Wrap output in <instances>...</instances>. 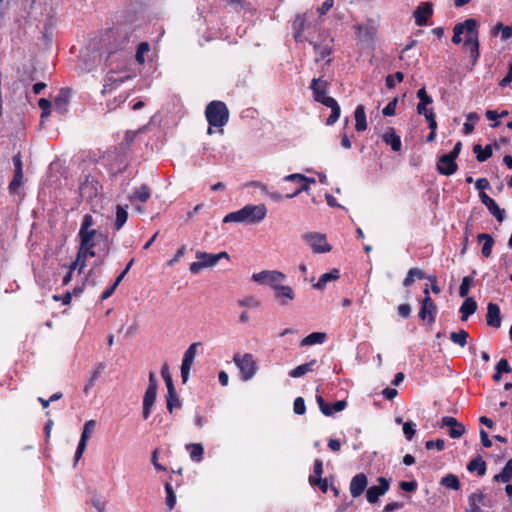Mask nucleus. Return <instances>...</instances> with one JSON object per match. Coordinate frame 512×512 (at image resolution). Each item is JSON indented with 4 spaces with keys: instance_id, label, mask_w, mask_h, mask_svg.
<instances>
[{
    "instance_id": "09e8293b",
    "label": "nucleus",
    "mask_w": 512,
    "mask_h": 512,
    "mask_svg": "<svg viewBox=\"0 0 512 512\" xmlns=\"http://www.w3.org/2000/svg\"><path fill=\"white\" fill-rule=\"evenodd\" d=\"M416 423L407 421L403 423V434L407 440H411L416 434Z\"/></svg>"
},
{
    "instance_id": "a18cd8bd",
    "label": "nucleus",
    "mask_w": 512,
    "mask_h": 512,
    "mask_svg": "<svg viewBox=\"0 0 512 512\" xmlns=\"http://www.w3.org/2000/svg\"><path fill=\"white\" fill-rule=\"evenodd\" d=\"M161 376L166 384L167 390H170V392H172V390L175 389V387H174L172 375L169 371V366L167 363H164L161 367Z\"/></svg>"
},
{
    "instance_id": "603ef678",
    "label": "nucleus",
    "mask_w": 512,
    "mask_h": 512,
    "mask_svg": "<svg viewBox=\"0 0 512 512\" xmlns=\"http://www.w3.org/2000/svg\"><path fill=\"white\" fill-rule=\"evenodd\" d=\"M38 106L42 110L41 119L47 118L51 113V101L46 98H41L38 101Z\"/></svg>"
},
{
    "instance_id": "8fccbe9b",
    "label": "nucleus",
    "mask_w": 512,
    "mask_h": 512,
    "mask_svg": "<svg viewBox=\"0 0 512 512\" xmlns=\"http://www.w3.org/2000/svg\"><path fill=\"white\" fill-rule=\"evenodd\" d=\"M284 181H287V182H310V183H315V179L314 178H308L306 177L305 175L303 174H300V173H295V174H290V175H287L283 178Z\"/></svg>"
},
{
    "instance_id": "2eb2a0df",
    "label": "nucleus",
    "mask_w": 512,
    "mask_h": 512,
    "mask_svg": "<svg viewBox=\"0 0 512 512\" xmlns=\"http://www.w3.org/2000/svg\"><path fill=\"white\" fill-rule=\"evenodd\" d=\"M71 98V90L69 88H62L58 95L55 97L53 107L56 112L61 115L66 114Z\"/></svg>"
},
{
    "instance_id": "6e6552de",
    "label": "nucleus",
    "mask_w": 512,
    "mask_h": 512,
    "mask_svg": "<svg viewBox=\"0 0 512 512\" xmlns=\"http://www.w3.org/2000/svg\"><path fill=\"white\" fill-rule=\"evenodd\" d=\"M241 209L244 223L246 224H258L266 217L267 214V208L264 204H248Z\"/></svg>"
},
{
    "instance_id": "e2e57ef3",
    "label": "nucleus",
    "mask_w": 512,
    "mask_h": 512,
    "mask_svg": "<svg viewBox=\"0 0 512 512\" xmlns=\"http://www.w3.org/2000/svg\"><path fill=\"white\" fill-rule=\"evenodd\" d=\"M124 82L123 78L114 79L111 83L104 84L102 89V94L111 92L116 86L122 84Z\"/></svg>"
},
{
    "instance_id": "49530a36",
    "label": "nucleus",
    "mask_w": 512,
    "mask_h": 512,
    "mask_svg": "<svg viewBox=\"0 0 512 512\" xmlns=\"http://www.w3.org/2000/svg\"><path fill=\"white\" fill-rule=\"evenodd\" d=\"M166 506L168 510H172L176 504V495L170 483L165 484Z\"/></svg>"
},
{
    "instance_id": "37998d69",
    "label": "nucleus",
    "mask_w": 512,
    "mask_h": 512,
    "mask_svg": "<svg viewBox=\"0 0 512 512\" xmlns=\"http://www.w3.org/2000/svg\"><path fill=\"white\" fill-rule=\"evenodd\" d=\"M469 338V334L467 331L461 329L460 331L458 332H452L450 334V340L461 346V347H464L466 344H467V339Z\"/></svg>"
},
{
    "instance_id": "4468645a",
    "label": "nucleus",
    "mask_w": 512,
    "mask_h": 512,
    "mask_svg": "<svg viewBox=\"0 0 512 512\" xmlns=\"http://www.w3.org/2000/svg\"><path fill=\"white\" fill-rule=\"evenodd\" d=\"M440 427H448V435L454 439L460 438L465 432L464 425L451 416L443 417L441 419Z\"/></svg>"
},
{
    "instance_id": "423d86ee",
    "label": "nucleus",
    "mask_w": 512,
    "mask_h": 512,
    "mask_svg": "<svg viewBox=\"0 0 512 512\" xmlns=\"http://www.w3.org/2000/svg\"><path fill=\"white\" fill-rule=\"evenodd\" d=\"M286 275L277 270H263L258 273L252 274V280L261 285H267L274 289L280 283H283Z\"/></svg>"
},
{
    "instance_id": "ddd939ff",
    "label": "nucleus",
    "mask_w": 512,
    "mask_h": 512,
    "mask_svg": "<svg viewBox=\"0 0 512 512\" xmlns=\"http://www.w3.org/2000/svg\"><path fill=\"white\" fill-rule=\"evenodd\" d=\"M214 254L198 251L196 258L198 261L191 263L189 270L192 274H198L201 270L207 267H212L217 263L213 261Z\"/></svg>"
},
{
    "instance_id": "ea45409f",
    "label": "nucleus",
    "mask_w": 512,
    "mask_h": 512,
    "mask_svg": "<svg viewBox=\"0 0 512 512\" xmlns=\"http://www.w3.org/2000/svg\"><path fill=\"white\" fill-rule=\"evenodd\" d=\"M498 33H501V39L503 41H506L510 38H512V25L511 26H505L502 23H498L494 26L492 29V34L497 35Z\"/></svg>"
},
{
    "instance_id": "a19ab883",
    "label": "nucleus",
    "mask_w": 512,
    "mask_h": 512,
    "mask_svg": "<svg viewBox=\"0 0 512 512\" xmlns=\"http://www.w3.org/2000/svg\"><path fill=\"white\" fill-rule=\"evenodd\" d=\"M237 304L240 306V307H244V308H249V309H254V308H258L260 307L261 305V301L259 298H257L256 296H246L242 299H239L237 301Z\"/></svg>"
},
{
    "instance_id": "412c9836",
    "label": "nucleus",
    "mask_w": 512,
    "mask_h": 512,
    "mask_svg": "<svg viewBox=\"0 0 512 512\" xmlns=\"http://www.w3.org/2000/svg\"><path fill=\"white\" fill-rule=\"evenodd\" d=\"M487 325L493 328L501 326L500 308L495 303H488L486 314Z\"/></svg>"
},
{
    "instance_id": "f8f14e48",
    "label": "nucleus",
    "mask_w": 512,
    "mask_h": 512,
    "mask_svg": "<svg viewBox=\"0 0 512 512\" xmlns=\"http://www.w3.org/2000/svg\"><path fill=\"white\" fill-rule=\"evenodd\" d=\"M437 314V306L431 297H424L421 302V308L419 311V318L422 321L432 324L435 322Z\"/></svg>"
},
{
    "instance_id": "9d476101",
    "label": "nucleus",
    "mask_w": 512,
    "mask_h": 512,
    "mask_svg": "<svg viewBox=\"0 0 512 512\" xmlns=\"http://www.w3.org/2000/svg\"><path fill=\"white\" fill-rule=\"evenodd\" d=\"M378 482L379 485L367 489L366 499L370 504H376L379 498L385 495L390 488V482L385 477H379Z\"/></svg>"
},
{
    "instance_id": "de8ad7c7",
    "label": "nucleus",
    "mask_w": 512,
    "mask_h": 512,
    "mask_svg": "<svg viewBox=\"0 0 512 512\" xmlns=\"http://www.w3.org/2000/svg\"><path fill=\"white\" fill-rule=\"evenodd\" d=\"M224 223H244L242 209L231 212L223 218Z\"/></svg>"
},
{
    "instance_id": "20e7f679",
    "label": "nucleus",
    "mask_w": 512,
    "mask_h": 512,
    "mask_svg": "<svg viewBox=\"0 0 512 512\" xmlns=\"http://www.w3.org/2000/svg\"><path fill=\"white\" fill-rule=\"evenodd\" d=\"M205 117L210 125L207 133L211 135L213 133L212 127L222 128L227 124L229 120V110L224 102L214 100L206 106Z\"/></svg>"
},
{
    "instance_id": "338daca9",
    "label": "nucleus",
    "mask_w": 512,
    "mask_h": 512,
    "mask_svg": "<svg viewBox=\"0 0 512 512\" xmlns=\"http://www.w3.org/2000/svg\"><path fill=\"white\" fill-rule=\"evenodd\" d=\"M398 314L402 318H408L411 314V306L407 303L398 306Z\"/></svg>"
},
{
    "instance_id": "052dcab7",
    "label": "nucleus",
    "mask_w": 512,
    "mask_h": 512,
    "mask_svg": "<svg viewBox=\"0 0 512 512\" xmlns=\"http://www.w3.org/2000/svg\"><path fill=\"white\" fill-rule=\"evenodd\" d=\"M399 487L401 490L405 492H414L417 489V482L415 480L413 481H401L399 483Z\"/></svg>"
},
{
    "instance_id": "a878e982",
    "label": "nucleus",
    "mask_w": 512,
    "mask_h": 512,
    "mask_svg": "<svg viewBox=\"0 0 512 512\" xmlns=\"http://www.w3.org/2000/svg\"><path fill=\"white\" fill-rule=\"evenodd\" d=\"M477 310V303L472 297H466L460 307L461 320L466 321L469 316L474 314Z\"/></svg>"
},
{
    "instance_id": "7ed1b4c3",
    "label": "nucleus",
    "mask_w": 512,
    "mask_h": 512,
    "mask_svg": "<svg viewBox=\"0 0 512 512\" xmlns=\"http://www.w3.org/2000/svg\"><path fill=\"white\" fill-rule=\"evenodd\" d=\"M329 83L323 77L313 78L310 89L313 92L314 100L331 109V114L326 120L327 125H333L340 117L341 109L338 102L326 95Z\"/></svg>"
},
{
    "instance_id": "0e129e2a",
    "label": "nucleus",
    "mask_w": 512,
    "mask_h": 512,
    "mask_svg": "<svg viewBox=\"0 0 512 512\" xmlns=\"http://www.w3.org/2000/svg\"><path fill=\"white\" fill-rule=\"evenodd\" d=\"M309 482L312 485H318L323 492L327 491V481L325 479H321V477L315 478L314 476H310Z\"/></svg>"
},
{
    "instance_id": "f3484780",
    "label": "nucleus",
    "mask_w": 512,
    "mask_h": 512,
    "mask_svg": "<svg viewBox=\"0 0 512 512\" xmlns=\"http://www.w3.org/2000/svg\"><path fill=\"white\" fill-rule=\"evenodd\" d=\"M458 169L456 160L450 157L448 154H444L439 158L437 163V170L440 174L445 176L453 175Z\"/></svg>"
},
{
    "instance_id": "393cba45",
    "label": "nucleus",
    "mask_w": 512,
    "mask_h": 512,
    "mask_svg": "<svg viewBox=\"0 0 512 512\" xmlns=\"http://www.w3.org/2000/svg\"><path fill=\"white\" fill-rule=\"evenodd\" d=\"M354 118H355V129L358 132H363L367 129V120H366V113H365V107L363 105H358L354 111Z\"/></svg>"
},
{
    "instance_id": "c85d7f7f",
    "label": "nucleus",
    "mask_w": 512,
    "mask_h": 512,
    "mask_svg": "<svg viewBox=\"0 0 512 512\" xmlns=\"http://www.w3.org/2000/svg\"><path fill=\"white\" fill-rule=\"evenodd\" d=\"M484 499V494L481 491L473 492L468 498V509L469 512H483L480 508L479 503Z\"/></svg>"
},
{
    "instance_id": "6e6d98bb",
    "label": "nucleus",
    "mask_w": 512,
    "mask_h": 512,
    "mask_svg": "<svg viewBox=\"0 0 512 512\" xmlns=\"http://www.w3.org/2000/svg\"><path fill=\"white\" fill-rule=\"evenodd\" d=\"M151 462L157 471H167V466L159 462V450H154L151 456Z\"/></svg>"
},
{
    "instance_id": "f257e3e1",
    "label": "nucleus",
    "mask_w": 512,
    "mask_h": 512,
    "mask_svg": "<svg viewBox=\"0 0 512 512\" xmlns=\"http://www.w3.org/2000/svg\"><path fill=\"white\" fill-rule=\"evenodd\" d=\"M93 225L94 219L92 215H84L78 233V236L80 238V247L76 256V260L70 266L71 269L75 270L77 267H79V271L81 272L83 268L86 266L87 258L95 256L94 247L96 245V239L106 238L104 234L99 233L97 230L93 229Z\"/></svg>"
},
{
    "instance_id": "5fc2aeb1",
    "label": "nucleus",
    "mask_w": 512,
    "mask_h": 512,
    "mask_svg": "<svg viewBox=\"0 0 512 512\" xmlns=\"http://www.w3.org/2000/svg\"><path fill=\"white\" fill-rule=\"evenodd\" d=\"M471 283H472V278L469 276H465L462 279V283L459 287V295L461 297H466L468 295Z\"/></svg>"
},
{
    "instance_id": "a211bd4d",
    "label": "nucleus",
    "mask_w": 512,
    "mask_h": 512,
    "mask_svg": "<svg viewBox=\"0 0 512 512\" xmlns=\"http://www.w3.org/2000/svg\"><path fill=\"white\" fill-rule=\"evenodd\" d=\"M481 202L486 206L489 212L497 219L502 222L505 218V211L500 209L497 203L489 197L485 192H479Z\"/></svg>"
},
{
    "instance_id": "58836bf2",
    "label": "nucleus",
    "mask_w": 512,
    "mask_h": 512,
    "mask_svg": "<svg viewBox=\"0 0 512 512\" xmlns=\"http://www.w3.org/2000/svg\"><path fill=\"white\" fill-rule=\"evenodd\" d=\"M166 404L167 410L170 413L173 411L174 408H179L181 406L176 389H173L172 392H170V390H167Z\"/></svg>"
},
{
    "instance_id": "c9c22d12",
    "label": "nucleus",
    "mask_w": 512,
    "mask_h": 512,
    "mask_svg": "<svg viewBox=\"0 0 512 512\" xmlns=\"http://www.w3.org/2000/svg\"><path fill=\"white\" fill-rule=\"evenodd\" d=\"M23 186H24L23 172H19V173L14 172L13 179L8 186L10 194H19V191Z\"/></svg>"
},
{
    "instance_id": "1a4fd4ad",
    "label": "nucleus",
    "mask_w": 512,
    "mask_h": 512,
    "mask_svg": "<svg viewBox=\"0 0 512 512\" xmlns=\"http://www.w3.org/2000/svg\"><path fill=\"white\" fill-rule=\"evenodd\" d=\"M198 345L199 343H192L183 355V360L181 364V378L184 384L188 381L190 370L194 363L195 356L197 354Z\"/></svg>"
},
{
    "instance_id": "13d9d810",
    "label": "nucleus",
    "mask_w": 512,
    "mask_h": 512,
    "mask_svg": "<svg viewBox=\"0 0 512 512\" xmlns=\"http://www.w3.org/2000/svg\"><path fill=\"white\" fill-rule=\"evenodd\" d=\"M316 399L321 412L326 416H331L333 414L331 406L327 404L321 396H317Z\"/></svg>"
},
{
    "instance_id": "bf43d9fd",
    "label": "nucleus",
    "mask_w": 512,
    "mask_h": 512,
    "mask_svg": "<svg viewBox=\"0 0 512 512\" xmlns=\"http://www.w3.org/2000/svg\"><path fill=\"white\" fill-rule=\"evenodd\" d=\"M495 369L499 373H510L512 371V368L510 367L508 361L504 358L500 359L498 363L496 364Z\"/></svg>"
},
{
    "instance_id": "c756f323",
    "label": "nucleus",
    "mask_w": 512,
    "mask_h": 512,
    "mask_svg": "<svg viewBox=\"0 0 512 512\" xmlns=\"http://www.w3.org/2000/svg\"><path fill=\"white\" fill-rule=\"evenodd\" d=\"M96 427V421L95 420H89L85 423L84 429L80 438V441L78 443L77 448H86L87 446V440L91 437Z\"/></svg>"
},
{
    "instance_id": "f03ea898",
    "label": "nucleus",
    "mask_w": 512,
    "mask_h": 512,
    "mask_svg": "<svg viewBox=\"0 0 512 512\" xmlns=\"http://www.w3.org/2000/svg\"><path fill=\"white\" fill-rule=\"evenodd\" d=\"M478 26L479 24L475 19L469 18L464 22L457 23L453 28L452 42L454 44H460L462 42L461 35L466 33L464 48L469 51L473 66L476 64L478 58L480 57Z\"/></svg>"
},
{
    "instance_id": "4d7b16f0",
    "label": "nucleus",
    "mask_w": 512,
    "mask_h": 512,
    "mask_svg": "<svg viewBox=\"0 0 512 512\" xmlns=\"http://www.w3.org/2000/svg\"><path fill=\"white\" fill-rule=\"evenodd\" d=\"M294 413L303 415L306 411L305 401L302 397H297L293 405Z\"/></svg>"
},
{
    "instance_id": "cd10ccee",
    "label": "nucleus",
    "mask_w": 512,
    "mask_h": 512,
    "mask_svg": "<svg viewBox=\"0 0 512 512\" xmlns=\"http://www.w3.org/2000/svg\"><path fill=\"white\" fill-rule=\"evenodd\" d=\"M469 472H476L478 476H484L486 473V463L481 456H477L467 464Z\"/></svg>"
},
{
    "instance_id": "39448f33",
    "label": "nucleus",
    "mask_w": 512,
    "mask_h": 512,
    "mask_svg": "<svg viewBox=\"0 0 512 512\" xmlns=\"http://www.w3.org/2000/svg\"><path fill=\"white\" fill-rule=\"evenodd\" d=\"M233 362L240 370L241 379L243 381L251 380L256 375L258 367L251 353H236L233 356Z\"/></svg>"
},
{
    "instance_id": "bb28decb",
    "label": "nucleus",
    "mask_w": 512,
    "mask_h": 512,
    "mask_svg": "<svg viewBox=\"0 0 512 512\" xmlns=\"http://www.w3.org/2000/svg\"><path fill=\"white\" fill-rule=\"evenodd\" d=\"M150 196V188L147 185H142L129 196V200L132 204L135 202L145 203L150 198Z\"/></svg>"
},
{
    "instance_id": "dca6fc26",
    "label": "nucleus",
    "mask_w": 512,
    "mask_h": 512,
    "mask_svg": "<svg viewBox=\"0 0 512 512\" xmlns=\"http://www.w3.org/2000/svg\"><path fill=\"white\" fill-rule=\"evenodd\" d=\"M368 485V478L364 473L355 475L351 481L349 490L353 498H357L362 495Z\"/></svg>"
},
{
    "instance_id": "f704fd0d",
    "label": "nucleus",
    "mask_w": 512,
    "mask_h": 512,
    "mask_svg": "<svg viewBox=\"0 0 512 512\" xmlns=\"http://www.w3.org/2000/svg\"><path fill=\"white\" fill-rule=\"evenodd\" d=\"M316 363V360L313 359L311 360L310 362H307V363H304V364H301L299 366H297L296 368H294L293 370H291L289 372V375L293 378H299V377H302L304 376L306 373L310 372L313 370V367Z\"/></svg>"
},
{
    "instance_id": "aec40b11",
    "label": "nucleus",
    "mask_w": 512,
    "mask_h": 512,
    "mask_svg": "<svg viewBox=\"0 0 512 512\" xmlns=\"http://www.w3.org/2000/svg\"><path fill=\"white\" fill-rule=\"evenodd\" d=\"M433 14L432 4L430 2L421 3L414 11L415 23L418 26L427 24L428 18Z\"/></svg>"
},
{
    "instance_id": "4c0bfd02",
    "label": "nucleus",
    "mask_w": 512,
    "mask_h": 512,
    "mask_svg": "<svg viewBox=\"0 0 512 512\" xmlns=\"http://www.w3.org/2000/svg\"><path fill=\"white\" fill-rule=\"evenodd\" d=\"M473 151L476 154V158L479 162H484L492 156L491 145H486L483 149L481 145L477 144L473 147Z\"/></svg>"
},
{
    "instance_id": "680f3d73",
    "label": "nucleus",
    "mask_w": 512,
    "mask_h": 512,
    "mask_svg": "<svg viewBox=\"0 0 512 512\" xmlns=\"http://www.w3.org/2000/svg\"><path fill=\"white\" fill-rule=\"evenodd\" d=\"M397 98H394L392 101H390L385 108L382 110V113L384 116H393L395 115V109L397 105Z\"/></svg>"
},
{
    "instance_id": "774afa93",
    "label": "nucleus",
    "mask_w": 512,
    "mask_h": 512,
    "mask_svg": "<svg viewBox=\"0 0 512 512\" xmlns=\"http://www.w3.org/2000/svg\"><path fill=\"white\" fill-rule=\"evenodd\" d=\"M512 82V62L509 63V69L506 76L499 82L501 87H506Z\"/></svg>"
},
{
    "instance_id": "6ab92c4d",
    "label": "nucleus",
    "mask_w": 512,
    "mask_h": 512,
    "mask_svg": "<svg viewBox=\"0 0 512 512\" xmlns=\"http://www.w3.org/2000/svg\"><path fill=\"white\" fill-rule=\"evenodd\" d=\"M113 41H110L106 47V52L108 53L107 58L110 59L113 54L117 51L123 50L128 44L129 38L128 35L125 34H113Z\"/></svg>"
},
{
    "instance_id": "4be33fe9",
    "label": "nucleus",
    "mask_w": 512,
    "mask_h": 512,
    "mask_svg": "<svg viewBox=\"0 0 512 512\" xmlns=\"http://www.w3.org/2000/svg\"><path fill=\"white\" fill-rule=\"evenodd\" d=\"M306 15L298 14L292 24L293 36L296 42H303L306 37L303 35V31L306 27Z\"/></svg>"
},
{
    "instance_id": "864d4df0",
    "label": "nucleus",
    "mask_w": 512,
    "mask_h": 512,
    "mask_svg": "<svg viewBox=\"0 0 512 512\" xmlns=\"http://www.w3.org/2000/svg\"><path fill=\"white\" fill-rule=\"evenodd\" d=\"M310 44L313 45L314 49L317 51L320 58H325L332 53V47L329 45L322 46L312 41H310Z\"/></svg>"
},
{
    "instance_id": "72a5a7b5",
    "label": "nucleus",
    "mask_w": 512,
    "mask_h": 512,
    "mask_svg": "<svg viewBox=\"0 0 512 512\" xmlns=\"http://www.w3.org/2000/svg\"><path fill=\"white\" fill-rule=\"evenodd\" d=\"M512 479V459L503 467L502 471L493 478L495 482L508 483Z\"/></svg>"
},
{
    "instance_id": "7c9ffc66",
    "label": "nucleus",
    "mask_w": 512,
    "mask_h": 512,
    "mask_svg": "<svg viewBox=\"0 0 512 512\" xmlns=\"http://www.w3.org/2000/svg\"><path fill=\"white\" fill-rule=\"evenodd\" d=\"M477 238L480 243L483 242L481 250L482 255L484 257H490L492 253V247L494 244L492 236L487 233H481L477 236Z\"/></svg>"
},
{
    "instance_id": "b1692460",
    "label": "nucleus",
    "mask_w": 512,
    "mask_h": 512,
    "mask_svg": "<svg viewBox=\"0 0 512 512\" xmlns=\"http://www.w3.org/2000/svg\"><path fill=\"white\" fill-rule=\"evenodd\" d=\"M382 140L385 144L389 145L393 151L398 152L401 150V139L396 135L393 128H389V130L383 134Z\"/></svg>"
},
{
    "instance_id": "2f4dec72",
    "label": "nucleus",
    "mask_w": 512,
    "mask_h": 512,
    "mask_svg": "<svg viewBox=\"0 0 512 512\" xmlns=\"http://www.w3.org/2000/svg\"><path fill=\"white\" fill-rule=\"evenodd\" d=\"M339 276L340 274L338 269H333L328 273H324L320 276L318 282L314 284V288L319 290L324 289L328 282L337 280Z\"/></svg>"
},
{
    "instance_id": "e433bc0d",
    "label": "nucleus",
    "mask_w": 512,
    "mask_h": 512,
    "mask_svg": "<svg viewBox=\"0 0 512 512\" xmlns=\"http://www.w3.org/2000/svg\"><path fill=\"white\" fill-rule=\"evenodd\" d=\"M128 206L118 205L116 208L115 229L120 230L128 219Z\"/></svg>"
},
{
    "instance_id": "473e14b6",
    "label": "nucleus",
    "mask_w": 512,
    "mask_h": 512,
    "mask_svg": "<svg viewBox=\"0 0 512 512\" xmlns=\"http://www.w3.org/2000/svg\"><path fill=\"white\" fill-rule=\"evenodd\" d=\"M326 340V334L323 332H313L302 339L301 346H311L314 344H322Z\"/></svg>"
},
{
    "instance_id": "69168bd1",
    "label": "nucleus",
    "mask_w": 512,
    "mask_h": 512,
    "mask_svg": "<svg viewBox=\"0 0 512 512\" xmlns=\"http://www.w3.org/2000/svg\"><path fill=\"white\" fill-rule=\"evenodd\" d=\"M91 504L99 512H106V503L104 501H102L100 498L94 497L91 500Z\"/></svg>"
},
{
    "instance_id": "79ce46f5",
    "label": "nucleus",
    "mask_w": 512,
    "mask_h": 512,
    "mask_svg": "<svg viewBox=\"0 0 512 512\" xmlns=\"http://www.w3.org/2000/svg\"><path fill=\"white\" fill-rule=\"evenodd\" d=\"M479 115L476 112H470L466 116V122L463 125V133L468 135L474 131L475 123L478 122Z\"/></svg>"
},
{
    "instance_id": "0eeeda50",
    "label": "nucleus",
    "mask_w": 512,
    "mask_h": 512,
    "mask_svg": "<svg viewBox=\"0 0 512 512\" xmlns=\"http://www.w3.org/2000/svg\"><path fill=\"white\" fill-rule=\"evenodd\" d=\"M303 241L312 249L314 253L330 252L332 247L327 242L325 234L311 232L302 236Z\"/></svg>"
},
{
    "instance_id": "c03bdc74",
    "label": "nucleus",
    "mask_w": 512,
    "mask_h": 512,
    "mask_svg": "<svg viewBox=\"0 0 512 512\" xmlns=\"http://www.w3.org/2000/svg\"><path fill=\"white\" fill-rule=\"evenodd\" d=\"M441 485L450 488L452 490H458L460 488L459 478L454 474H448L444 476L441 481Z\"/></svg>"
},
{
    "instance_id": "5701e85b",
    "label": "nucleus",
    "mask_w": 512,
    "mask_h": 512,
    "mask_svg": "<svg viewBox=\"0 0 512 512\" xmlns=\"http://www.w3.org/2000/svg\"><path fill=\"white\" fill-rule=\"evenodd\" d=\"M157 392L146 390L143 398L142 416L147 420L156 401Z\"/></svg>"
},
{
    "instance_id": "9b49d317",
    "label": "nucleus",
    "mask_w": 512,
    "mask_h": 512,
    "mask_svg": "<svg viewBox=\"0 0 512 512\" xmlns=\"http://www.w3.org/2000/svg\"><path fill=\"white\" fill-rule=\"evenodd\" d=\"M274 298L278 305L288 306L295 299V292L292 287L280 283L274 289Z\"/></svg>"
},
{
    "instance_id": "3c124183",
    "label": "nucleus",
    "mask_w": 512,
    "mask_h": 512,
    "mask_svg": "<svg viewBox=\"0 0 512 512\" xmlns=\"http://www.w3.org/2000/svg\"><path fill=\"white\" fill-rule=\"evenodd\" d=\"M150 50V46L147 42H141L138 45L135 58L139 64H143L145 62L144 54Z\"/></svg>"
}]
</instances>
